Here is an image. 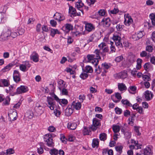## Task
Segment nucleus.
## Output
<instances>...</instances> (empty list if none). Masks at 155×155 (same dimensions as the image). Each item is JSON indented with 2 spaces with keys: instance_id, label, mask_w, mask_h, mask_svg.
Instances as JSON below:
<instances>
[{
  "instance_id": "nucleus-1",
  "label": "nucleus",
  "mask_w": 155,
  "mask_h": 155,
  "mask_svg": "<svg viewBox=\"0 0 155 155\" xmlns=\"http://www.w3.org/2000/svg\"><path fill=\"white\" fill-rule=\"evenodd\" d=\"M84 24H85V31L82 33V34L85 35L86 32L88 33L94 30L95 27L93 24L86 21L84 22Z\"/></svg>"
},
{
  "instance_id": "nucleus-2",
  "label": "nucleus",
  "mask_w": 155,
  "mask_h": 155,
  "mask_svg": "<svg viewBox=\"0 0 155 155\" xmlns=\"http://www.w3.org/2000/svg\"><path fill=\"white\" fill-rule=\"evenodd\" d=\"M11 30L9 29L5 30L0 36V41H3L8 40L10 37Z\"/></svg>"
},
{
  "instance_id": "nucleus-3",
  "label": "nucleus",
  "mask_w": 155,
  "mask_h": 155,
  "mask_svg": "<svg viewBox=\"0 0 155 155\" xmlns=\"http://www.w3.org/2000/svg\"><path fill=\"white\" fill-rule=\"evenodd\" d=\"M112 38L115 42V45L118 48H122L123 45L121 42V38L119 34L114 33Z\"/></svg>"
},
{
  "instance_id": "nucleus-4",
  "label": "nucleus",
  "mask_w": 155,
  "mask_h": 155,
  "mask_svg": "<svg viewBox=\"0 0 155 155\" xmlns=\"http://www.w3.org/2000/svg\"><path fill=\"white\" fill-rule=\"evenodd\" d=\"M44 140L46 142V144L49 147H52L54 146L52 137L51 135L47 134L45 136Z\"/></svg>"
},
{
  "instance_id": "nucleus-5",
  "label": "nucleus",
  "mask_w": 155,
  "mask_h": 155,
  "mask_svg": "<svg viewBox=\"0 0 155 155\" xmlns=\"http://www.w3.org/2000/svg\"><path fill=\"white\" fill-rule=\"evenodd\" d=\"M8 116L10 121H14L16 120L17 117V113L15 110L11 109L8 112Z\"/></svg>"
},
{
  "instance_id": "nucleus-6",
  "label": "nucleus",
  "mask_w": 155,
  "mask_h": 155,
  "mask_svg": "<svg viewBox=\"0 0 155 155\" xmlns=\"http://www.w3.org/2000/svg\"><path fill=\"white\" fill-rule=\"evenodd\" d=\"M102 55L103 56H105V55H104L102 54V52H101L100 50L97 49L95 50V51L94 52V54H93V55L94 56V57L95 58V62L96 63L95 64L96 65H97L99 61L98 59H101V58L100 55Z\"/></svg>"
},
{
  "instance_id": "nucleus-7",
  "label": "nucleus",
  "mask_w": 155,
  "mask_h": 155,
  "mask_svg": "<svg viewBox=\"0 0 155 155\" xmlns=\"http://www.w3.org/2000/svg\"><path fill=\"white\" fill-rule=\"evenodd\" d=\"M47 101L48 104H47V106L49 107L51 110H54L55 104V102L53 98L51 97H47Z\"/></svg>"
},
{
  "instance_id": "nucleus-8",
  "label": "nucleus",
  "mask_w": 155,
  "mask_h": 155,
  "mask_svg": "<svg viewBox=\"0 0 155 155\" xmlns=\"http://www.w3.org/2000/svg\"><path fill=\"white\" fill-rule=\"evenodd\" d=\"M100 125V122L96 118H94L93 120V124L91 127V129L93 131L95 130Z\"/></svg>"
},
{
  "instance_id": "nucleus-9",
  "label": "nucleus",
  "mask_w": 155,
  "mask_h": 155,
  "mask_svg": "<svg viewBox=\"0 0 155 155\" xmlns=\"http://www.w3.org/2000/svg\"><path fill=\"white\" fill-rule=\"evenodd\" d=\"M28 90V87L25 86L21 85L16 89V94L25 93Z\"/></svg>"
},
{
  "instance_id": "nucleus-10",
  "label": "nucleus",
  "mask_w": 155,
  "mask_h": 155,
  "mask_svg": "<svg viewBox=\"0 0 155 155\" xmlns=\"http://www.w3.org/2000/svg\"><path fill=\"white\" fill-rule=\"evenodd\" d=\"M124 24L127 26H129L130 25L132 21L133 20L131 16L128 14H126L124 15Z\"/></svg>"
},
{
  "instance_id": "nucleus-11",
  "label": "nucleus",
  "mask_w": 155,
  "mask_h": 155,
  "mask_svg": "<svg viewBox=\"0 0 155 155\" xmlns=\"http://www.w3.org/2000/svg\"><path fill=\"white\" fill-rule=\"evenodd\" d=\"M15 87H14L13 85H11L9 87L8 89H6L5 91L6 93L9 94L10 95L12 96H14L16 94V91L15 92Z\"/></svg>"
},
{
  "instance_id": "nucleus-12",
  "label": "nucleus",
  "mask_w": 155,
  "mask_h": 155,
  "mask_svg": "<svg viewBox=\"0 0 155 155\" xmlns=\"http://www.w3.org/2000/svg\"><path fill=\"white\" fill-rule=\"evenodd\" d=\"M15 64L14 62H12L8 64L6 66L2 69V71L3 72H5L10 71L12 68L15 65Z\"/></svg>"
},
{
  "instance_id": "nucleus-13",
  "label": "nucleus",
  "mask_w": 155,
  "mask_h": 155,
  "mask_svg": "<svg viewBox=\"0 0 155 155\" xmlns=\"http://www.w3.org/2000/svg\"><path fill=\"white\" fill-rule=\"evenodd\" d=\"M54 18L58 21H61L64 20L65 17L64 15L61 14L56 12L54 15Z\"/></svg>"
},
{
  "instance_id": "nucleus-14",
  "label": "nucleus",
  "mask_w": 155,
  "mask_h": 155,
  "mask_svg": "<svg viewBox=\"0 0 155 155\" xmlns=\"http://www.w3.org/2000/svg\"><path fill=\"white\" fill-rule=\"evenodd\" d=\"M143 150V153L144 155H152L153 154L152 148L151 147H146Z\"/></svg>"
},
{
  "instance_id": "nucleus-15",
  "label": "nucleus",
  "mask_w": 155,
  "mask_h": 155,
  "mask_svg": "<svg viewBox=\"0 0 155 155\" xmlns=\"http://www.w3.org/2000/svg\"><path fill=\"white\" fill-rule=\"evenodd\" d=\"M30 59L33 61L37 62L39 61V55L36 52H33L30 56Z\"/></svg>"
},
{
  "instance_id": "nucleus-16",
  "label": "nucleus",
  "mask_w": 155,
  "mask_h": 155,
  "mask_svg": "<svg viewBox=\"0 0 155 155\" xmlns=\"http://www.w3.org/2000/svg\"><path fill=\"white\" fill-rule=\"evenodd\" d=\"M84 6V4L82 3L81 0H78L75 4V7L79 10L83 14H84L83 10L81 9Z\"/></svg>"
},
{
  "instance_id": "nucleus-17",
  "label": "nucleus",
  "mask_w": 155,
  "mask_h": 155,
  "mask_svg": "<svg viewBox=\"0 0 155 155\" xmlns=\"http://www.w3.org/2000/svg\"><path fill=\"white\" fill-rule=\"evenodd\" d=\"M117 76L118 78L124 79L127 77V71H124L117 74Z\"/></svg>"
},
{
  "instance_id": "nucleus-18",
  "label": "nucleus",
  "mask_w": 155,
  "mask_h": 155,
  "mask_svg": "<svg viewBox=\"0 0 155 155\" xmlns=\"http://www.w3.org/2000/svg\"><path fill=\"white\" fill-rule=\"evenodd\" d=\"M94 56L92 54H88L87 56V58L89 62L94 64L95 66L96 67L97 65H96V62H95V58Z\"/></svg>"
},
{
  "instance_id": "nucleus-19",
  "label": "nucleus",
  "mask_w": 155,
  "mask_h": 155,
  "mask_svg": "<svg viewBox=\"0 0 155 155\" xmlns=\"http://www.w3.org/2000/svg\"><path fill=\"white\" fill-rule=\"evenodd\" d=\"M103 25L106 27H109L110 25V19L108 18H104L101 21Z\"/></svg>"
},
{
  "instance_id": "nucleus-20",
  "label": "nucleus",
  "mask_w": 155,
  "mask_h": 155,
  "mask_svg": "<svg viewBox=\"0 0 155 155\" xmlns=\"http://www.w3.org/2000/svg\"><path fill=\"white\" fill-rule=\"evenodd\" d=\"M118 88L119 91L121 92L125 91L127 90V87L124 83H118Z\"/></svg>"
},
{
  "instance_id": "nucleus-21",
  "label": "nucleus",
  "mask_w": 155,
  "mask_h": 155,
  "mask_svg": "<svg viewBox=\"0 0 155 155\" xmlns=\"http://www.w3.org/2000/svg\"><path fill=\"white\" fill-rule=\"evenodd\" d=\"M144 95L145 99L149 101L152 98L153 95L151 91L147 90L145 92Z\"/></svg>"
},
{
  "instance_id": "nucleus-22",
  "label": "nucleus",
  "mask_w": 155,
  "mask_h": 155,
  "mask_svg": "<svg viewBox=\"0 0 155 155\" xmlns=\"http://www.w3.org/2000/svg\"><path fill=\"white\" fill-rule=\"evenodd\" d=\"M81 106V102H75L74 101L73 102L71 107L76 110H80Z\"/></svg>"
},
{
  "instance_id": "nucleus-23",
  "label": "nucleus",
  "mask_w": 155,
  "mask_h": 155,
  "mask_svg": "<svg viewBox=\"0 0 155 155\" xmlns=\"http://www.w3.org/2000/svg\"><path fill=\"white\" fill-rule=\"evenodd\" d=\"M65 82L61 79H60L58 82V87L59 89H61L65 87Z\"/></svg>"
},
{
  "instance_id": "nucleus-24",
  "label": "nucleus",
  "mask_w": 155,
  "mask_h": 155,
  "mask_svg": "<svg viewBox=\"0 0 155 155\" xmlns=\"http://www.w3.org/2000/svg\"><path fill=\"white\" fill-rule=\"evenodd\" d=\"M0 81L2 85V87H8L10 85L9 81L8 79H1Z\"/></svg>"
},
{
  "instance_id": "nucleus-25",
  "label": "nucleus",
  "mask_w": 155,
  "mask_h": 155,
  "mask_svg": "<svg viewBox=\"0 0 155 155\" xmlns=\"http://www.w3.org/2000/svg\"><path fill=\"white\" fill-rule=\"evenodd\" d=\"M69 12L72 15H75L79 16L81 15L80 12L77 13L75 9L72 6L69 7Z\"/></svg>"
},
{
  "instance_id": "nucleus-26",
  "label": "nucleus",
  "mask_w": 155,
  "mask_h": 155,
  "mask_svg": "<svg viewBox=\"0 0 155 155\" xmlns=\"http://www.w3.org/2000/svg\"><path fill=\"white\" fill-rule=\"evenodd\" d=\"M77 127V125L75 123H69L68 124V127L70 130H74Z\"/></svg>"
},
{
  "instance_id": "nucleus-27",
  "label": "nucleus",
  "mask_w": 155,
  "mask_h": 155,
  "mask_svg": "<svg viewBox=\"0 0 155 155\" xmlns=\"http://www.w3.org/2000/svg\"><path fill=\"white\" fill-rule=\"evenodd\" d=\"M91 127L87 128L86 127H84V129L83 130V134L84 135H89L90 133L91 132L90 130Z\"/></svg>"
},
{
  "instance_id": "nucleus-28",
  "label": "nucleus",
  "mask_w": 155,
  "mask_h": 155,
  "mask_svg": "<svg viewBox=\"0 0 155 155\" xmlns=\"http://www.w3.org/2000/svg\"><path fill=\"white\" fill-rule=\"evenodd\" d=\"M93 71V69L91 66L87 65L85 67L84 71L86 73H92Z\"/></svg>"
},
{
  "instance_id": "nucleus-29",
  "label": "nucleus",
  "mask_w": 155,
  "mask_h": 155,
  "mask_svg": "<svg viewBox=\"0 0 155 155\" xmlns=\"http://www.w3.org/2000/svg\"><path fill=\"white\" fill-rule=\"evenodd\" d=\"M121 102L123 104L125 105L126 106L131 107L132 106V104L127 99L122 100Z\"/></svg>"
},
{
  "instance_id": "nucleus-30",
  "label": "nucleus",
  "mask_w": 155,
  "mask_h": 155,
  "mask_svg": "<svg viewBox=\"0 0 155 155\" xmlns=\"http://www.w3.org/2000/svg\"><path fill=\"white\" fill-rule=\"evenodd\" d=\"M137 65L136 66V68L137 70L140 69L141 67V63L142 62V60L140 58L137 59Z\"/></svg>"
},
{
  "instance_id": "nucleus-31",
  "label": "nucleus",
  "mask_w": 155,
  "mask_h": 155,
  "mask_svg": "<svg viewBox=\"0 0 155 155\" xmlns=\"http://www.w3.org/2000/svg\"><path fill=\"white\" fill-rule=\"evenodd\" d=\"M56 34H60V32L58 29H51L50 35L53 37H54L55 35Z\"/></svg>"
},
{
  "instance_id": "nucleus-32",
  "label": "nucleus",
  "mask_w": 155,
  "mask_h": 155,
  "mask_svg": "<svg viewBox=\"0 0 155 155\" xmlns=\"http://www.w3.org/2000/svg\"><path fill=\"white\" fill-rule=\"evenodd\" d=\"M25 116L26 118L31 119L33 117V114L31 111H29L25 114Z\"/></svg>"
},
{
  "instance_id": "nucleus-33",
  "label": "nucleus",
  "mask_w": 155,
  "mask_h": 155,
  "mask_svg": "<svg viewBox=\"0 0 155 155\" xmlns=\"http://www.w3.org/2000/svg\"><path fill=\"white\" fill-rule=\"evenodd\" d=\"M99 139H94L93 140L92 146L93 147H95L99 145Z\"/></svg>"
},
{
  "instance_id": "nucleus-34",
  "label": "nucleus",
  "mask_w": 155,
  "mask_h": 155,
  "mask_svg": "<svg viewBox=\"0 0 155 155\" xmlns=\"http://www.w3.org/2000/svg\"><path fill=\"white\" fill-rule=\"evenodd\" d=\"M107 134L104 133L101 134L99 135V138L101 140L104 141L107 139Z\"/></svg>"
},
{
  "instance_id": "nucleus-35",
  "label": "nucleus",
  "mask_w": 155,
  "mask_h": 155,
  "mask_svg": "<svg viewBox=\"0 0 155 155\" xmlns=\"http://www.w3.org/2000/svg\"><path fill=\"white\" fill-rule=\"evenodd\" d=\"M43 107L38 104H37L35 109L38 113H42L43 111L42 109Z\"/></svg>"
},
{
  "instance_id": "nucleus-36",
  "label": "nucleus",
  "mask_w": 155,
  "mask_h": 155,
  "mask_svg": "<svg viewBox=\"0 0 155 155\" xmlns=\"http://www.w3.org/2000/svg\"><path fill=\"white\" fill-rule=\"evenodd\" d=\"M49 153L51 155H57L58 153V151L57 149L54 148L49 151Z\"/></svg>"
},
{
  "instance_id": "nucleus-37",
  "label": "nucleus",
  "mask_w": 155,
  "mask_h": 155,
  "mask_svg": "<svg viewBox=\"0 0 155 155\" xmlns=\"http://www.w3.org/2000/svg\"><path fill=\"white\" fill-rule=\"evenodd\" d=\"M98 34H93L90 37L88 41L89 42L94 41V40H96L97 39L95 38V37Z\"/></svg>"
},
{
  "instance_id": "nucleus-38",
  "label": "nucleus",
  "mask_w": 155,
  "mask_h": 155,
  "mask_svg": "<svg viewBox=\"0 0 155 155\" xmlns=\"http://www.w3.org/2000/svg\"><path fill=\"white\" fill-rule=\"evenodd\" d=\"M72 108L69 107L66 110V113L67 116H70L73 113V110Z\"/></svg>"
},
{
  "instance_id": "nucleus-39",
  "label": "nucleus",
  "mask_w": 155,
  "mask_h": 155,
  "mask_svg": "<svg viewBox=\"0 0 155 155\" xmlns=\"http://www.w3.org/2000/svg\"><path fill=\"white\" fill-rule=\"evenodd\" d=\"M66 29L69 31L73 29V26L71 24H67L65 25Z\"/></svg>"
},
{
  "instance_id": "nucleus-40",
  "label": "nucleus",
  "mask_w": 155,
  "mask_h": 155,
  "mask_svg": "<svg viewBox=\"0 0 155 155\" xmlns=\"http://www.w3.org/2000/svg\"><path fill=\"white\" fill-rule=\"evenodd\" d=\"M61 92V94L62 95H68V92L67 89L64 88L59 90Z\"/></svg>"
},
{
  "instance_id": "nucleus-41",
  "label": "nucleus",
  "mask_w": 155,
  "mask_h": 155,
  "mask_svg": "<svg viewBox=\"0 0 155 155\" xmlns=\"http://www.w3.org/2000/svg\"><path fill=\"white\" fill-rule=\"evenodd\" d=\"M42 143H39V145H40V147H38L37 148V152L39 154H42L44 152V150L43 148L41 147L42 146Z\"/></svg>"
},
{
  "instance_id": "nucleus-42",
  "label": "nucleus",
  "mask_w": 155,
  "mask_h": 155,
  "mask_svg": "<svg viewBox=\"0 0 155 155\" xmlns=\"http://www.w3.org/2000/svg\"><path fill=\"white\" fill-rule=\"evenodd\" d=\"M146 51L149 52H152L153 51V46L150 45H147L146 47Z\"/></svg>"
},
{
  "instance_id": "nucleus-43",
  "label": "nucleus",
  "mask_w": 155,
  "mask_h": 155,
  "mask_svg": "<svg viewBox=\"0 0 155 155\" xmlns=\"http://www.w3.org/2000/svg\"><path fill=\"white\" fill-rule=\"evenodd\" d=\"M10 99L8 97H7L5 100H4L3 102V105H6L9 104V103L10 101Z\"/></svg>"
},
{
  "instance_id": "nucleus-44",
  "label": "nucleus",
  "mask_w": 155,
  "mask_h": 155,
  "mask_svg": "<svg viewBox=\"0 0 155 155\" xmlns=\"http://www.w3.org/2000/svg\"><path fill=\"white\" fill-rule=\"evenodd\" d=\"M123 147L122 146H118L115 147V149L120 154L122 152V150Z\"/></svg>"
},
{
  "instance_id": "nucleus-45",
  "label": "nucleus",
  "mask_w": 155,
  "mask_h": 155,
  "mask_svg": "<svg viewBox=\"0 0 155 155\" xmlns=\"http://www.w3.org/2000/svg\"><path fill=\"white\" fill-rule=\"evenodd\" d=\"M113 130L115 133L119 132L120 130V126L118 125H114L113 127Z\"/></svg>"
},
{
  "instance_id": "nucleus-46",
  "label": "nucleus",
  "mask_w": 155,
  "mask_h": 155,
  "mask_svg": "<svg viewBox=\"0 0 155 155\" xmlns=\"http://www.w3.org/2000/svg\"><path fill=\"white\" fill-rule=\"evenodd\" d=\"M58 103L61 105L63 104L64 105H66L68 103L67 100L65 99H60Z\"/></svg>"
},
{
  "instance_id": "nucleus-47",
  "label": "nucleus",
  "mask_w": 155,
  "mask_h": 155,
  "mask_svg": "<svg viewBox=\"0 0 155 155\" xmlns=\"http://www.w3.org/2000/svg\"><path fill=\"white\" fill-rule=\"evenodd\" d=\"M98 13L101 16H104L106 15V12L104 9H100L98 12Z\"/></svg>"
},
{
  "instance_id": "nucleus-48",
  "label": "nucleus",
  "mask_w": 155,
  "mask_h": 155,
  "mask_svg": "<svg viewBox=\"0 0 155 155\" xmlns=\"http://www.w3.org/2000/svg\"><path fill=\"white\" fill-rule=\"evenodd\" d=\"M19 68L23 72H25L28 70L26 67L23 64H21L20 65Z\"/></svg>"
},
{
  "instance_id": "nucleus-49",
  "label": "nucleus",
  "mask_w": 155,
  "mask_h": 155,
  "mask_svg": "<svg viewBox=\"0 0 155 155\" xmlns=\"http://www.w3.org/2000/svg\"><path fill=\"white\" fill-rule=\"evenodd\" d=\"M80 76L82 79H85L88 77V75L86 73L83 72L80 74Z\"/></svg>"
},
{
  "instance_id": "nucleus-50",
  "label": "nucleus",
  "mask_w": 155,
  "mask_h": 155,
  "mask_svg": "<svg viewBox=\"0 0 155 155\" xmlns=\"http://www.w3.org/2000/svg\"><path fill=\"white\" fill-rule=\"evenodd\" d=\"M115 110L116 114H120L122 112V110L121 109L117 107L115 108Z\"/></svg>"
},
{
  "instance_id": "nucleus-51",
  "label": "nucleus",
  "mask_w": 155,
  "mask_h": 155,
  "mask_svg": "<svg viewBox=\"0 0 155 155\" xmlns=\"http://www.w3.org/2000/svg\"><path fill=\"white\" fill-rule=\"evenodd\" d=\"M14 153V150L12 148H10V149H8L6 150V152L5 153V154L6 155L11 154H13Z\"/></svg>"
},
{
  "instance_id": "nucleus-52",
  "label": "nucleus",
  "mask_w": 155,
  "mask_h": 155,
  "mask_svg": "<svg viewBox=\"0 0 155 155\" xmlns=\"http://www.w3.org/2000/svg\"><path fill=\"white\" fill-rule=\"evenodd\" d=\"M79 99L80 101V102L82 103L85 99V97L84 94L80 95L79 96Z\"/></svg>"
},
{
  "instance_id": "nucleus-53",
  "label": "nucleus",
  "mask_w": 155,
  "mask_h": 155,
  "mask_svg": "<svg viewBox=\"0 0 155 155\" xmlns=\"http://www.w3.org/2000/svg\"><path fill=\"white\" fill-rule=\"evenodd\" d=\"M137 34V35L138 38L140 39L142 38L143 36L145 33L143 31H140Z\"/></svg>"
},
{
  "instance_id": "nucleus-54",
  "label": "nucleus",
  "mask_w": 155,
  "mask_h": 155,
  "mask_svg": "<svg viewBox=\"0 0 155 155\" xmlns=\"http://www.w3.org/2000/svg\"><path fill=\"white\" fill-rule=\"evenodd\" d=\"M106 44L104 42L101 43L100 44H99L98 47L100 48V49L99 50H102L106 46Z\"/></svg>"
},
{
  "instance_id": "nucleus-55",
  "label": "nucleus",
  "mask_w": 155,
  "mask_h": 155,
  "mask_svg": "<svg viewBox=\"0 0 155 155\" xmlns=\"http://www.w3.org/2000/svg\"><path fill=\"white\" fill-rule=\"evenodd\" d=\"M102 66L104 70L105 69H107L110 67V66L108 65V64L106 63H103L102 64Z\"/></svg>"
},
{
  "instance_id": "nucleus-56",
  "label": "nucleus",
  "mask_w": 155,
  "mask_h": 155,
  "mask_svg": "<svg viewBox=\"0 0 155 155\" xmlns=\"http://www.w3.org/2000/svg\"><path fill=\"white\" fill-rule=\"evenodd\" d=\"M25 32V30L24 29L22 28H20L18 29V32L20 35H22Z\"/></svg>"
},
{
  "instance_id": "nucleus-57",
  "label": "nucleus",
  "mask_w": 155,
  "mask_h": 155,
  "mask_svg": "<svg viewBox=\"0 0 155 155\" xmlns=\"http://www.w3.org/2000/svg\"><path fill=\"white\" fill-rule=\"evenodd\" d=\"M143 79L145 81H148L150 80V77L147 75H144L143 76Z\"/></svg>"
},
{
  "instance_id": "nucleus-58",
  "label": "nucleus",
  "mask_w": 155,
  "mask_h": 155,
  "mask_svg": "<svg viewBox=\"0 0 155 155\" xmlns=\"http://www.w3.org/2000/svg\"><path fill=\"white\" fill-rule=\"evenodd\" d=\"M51 96L54 100L58 103L60 99L54 93L52 94Z\"/></svg>"
},
{
  "instance_id": "nucleus-59",
  "label": "nucleus",
  "mask_w": 155,
  "mask_h": 155,
  "mask_svg": "<svg viewBox=\"0 0 155 155\" xmlns=\"http://www.w3.org/2000/svg\"><path fill=\"white\" fill-rule=\"evenodd\" d=\"M14 81L16 82H18L20 81V75L13 76Z\"/></svg>"
},
{
  "instance_id": "nucleus-60",
  "label": "nucleus",
  "mask_w": 155,
  "mask_h": 155,
  "mask_svg": "<svg viewBox=\"0 0 155 155\" xmlns=\"http://www.w3.org/2000/svg\"><path fill=\"white\" fill-rule=\"evenodd\" d=\"M127 138H130L131 137V133L129 132H126L124 134Z\"/></svg>"
},
{
  "instance_id": "nucleus-61",
  "label": "nucleus",
  "mask_w": 155,
  "mask_h": 155,
  "mask_svg": "<svg viewBox=\"0 0 155 155\" xmlns=\"http://www.w3.org/2000/svg\"><path fill=\"white\" fill-rule=\"evenodd\" d=\"M115 97L118 100L120 101L122 98L119 92H117L115 94Z\"/></svg>"
},
{
  "instance_id": "nucleus-62",
  "label": "nucleus",
  "mask_w": 155,
  "mask_h": 155,
  "mask_svg": "<svg viewBox=\"0 0 155 155\" xmlns=\"http://www.w3.org/2000/svg\"><path fill=\"white\" fill-rule=\"evenodd\" d=\"M123 59V57L121 55L117 57L115 59V61L117 62H119Z\"/></svg>"
},
{
  "instance_id": "nucleus-63",
  "label": "nucleus",
  "mask_w": 155,
  "mask_h": 155,
  "mask_svg": "<svg viewBox=\"0 0 155 155\" xmlns=\"http://www.w3.org/2000/svg\"><path fill=\"white\" fill-rule=\"evenodd\" d=\"M23 64L24 65L28 70L31 66V65L29 64V62L28 61H26L24 62Z\"/></svg>"
},
{
  "instance_id": "nucleus-64",
  "label": "nucleus",
  "mask_w": 155,
  "mask_h": 155,
  "mask_svg": "<svg viewBox=\"0 0 155 155\" xmlns=\"http://www.w3.org/2000/svg\"><path fill=\"white\" fill-rule=\"evenodd\" d=\"M68 139L69 141H73L75 139V137L72 135H69L68 137Z\"/></svg>"
}]
</instances>
